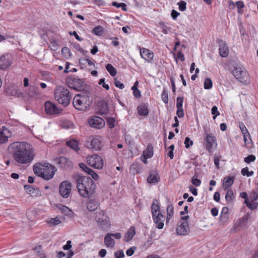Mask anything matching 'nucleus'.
Segmentation results:
<instances>
[{"label": "nucleus", "instance_id": "nucleus-12", "mask_svg": "<svg viewBox=\"0 0 258 258\" xmlns=\"http://www.w3.org/2000/svg\"><path fill=\"white\" fill-rule=\"evenodd\" d=\"M12 63L13 57L10 54L6 53L0 57V69H7Z\"/></svg>", "mask_w": 258, "mask_h": 258}, {"label": "nucleus", "instance_id": "nucleus-35", "mask_svg": "<svg viewBox=\"0 0 258 258\" xmlns=\"http://www.w3.org/2000/svg\"><path fill=\"white\" fill-rule=\"evenodd\" d=\"M98 204L94 201L90 200L87 204V209L90 211H93L97 209Z\"/></svg>", "mask_w": 258, "mask_h": 258}, {"label": "nucleus", "instance_id": "nucleus-37", "mask_svg": "<svg viewBox=\"0 0 258 258\" xmlns=\"http://www.w3.org/2000/svg\"><path fill=\"white\" fill-rule=\"evenodd\" d=\"M106 69L109 72L110 75L112 76H115L116 74V69L112 66V64L108 63L106 66Z\"/></svg>", "mask_w": 258, "mask_h": 258}, {"label": "nucleus", "instance_id": "nucleus-59", "mask_svg": "<svg viewBox=\"0 0 258 258\" xmlns=\"http://www.w3.org/2000/svg\"><path fill=\"white\" fill-rule=\"evenodd\" d=\"M114 85L115 86L119 88V89H122L124 88V85L123 83H121L119 81L117 80L116 78L114 79Z\"/></svg>", "mask_w": 258, "mask_h": 258}, {"label": "nucleus", "instance_id": "nucleus-55", "mask_svg": "<svg viewBox=\"0 0 258 258\" xmlns=\"http://www.w3.org/2000/svg\"><path fill=\"white\" fill-rule=\"evenodd\" d=\"M251 202H254L258 199V193L253 190L250 195Z\"/></svg>", "mask_w": 258, "mask_h": 258}, {"label": "nucleus", "instance_id": "nucleus-7", "mask_svg": "<svg viewBox=\"0 0 258 258\" xmlns=\"http://www.w3.org/2000/svg\"><path fill=\"white\" fill-rule=\"evenodd\" d=\"M95 219L98 226L102 229L109 228L110 226L109 217L102 211L96 213Z\"/></svg>", "mask_w": 258, "mask_h": 258}, {"label": "nucleus", "instance_id": "nucleus-53", "mask_svg": "<svg viewBox=\"0 0 258 258\" xmlns=\"http://www.w3.org/2000/svg\"><path fill=\"white\" fill-rule=\"evenodd\" d=\"M212 114L213 115V119H215L217 116L220 114L219 112L218 111V108L216 106H214L211 109Z\"/></svg>", "mask_w": 258, "mask_h": 258}, {"label": "nucleus", "instance_id": "nucleus-52", "mask_svg": "<svg viewBox=\"0 0 258 258\" xmlns=\"http://www.w3.org/2000/svg\"><path fill=\"white\" fill-rule=\"evenodd\" d=\"M184 144L186 148H189L193 144V142L189 138L186 137L185 139Z\"/></svg>", "mask_w": 258, "mask_h": 258}, {"label": "nucleus", "instance_id": "nucleus-42", "mask_svg": "<svg viewBox=\"0 0 258 258\" xmlns=\"http://www.w3.org/2000/svg\"><path fill=\"white\" fill-rule=\"evenodd\" d=\"M92 32L98 36H101L103 33V28L100 26L95 27L92 30Z\"/></svg>", "mask_w": 258, "mask_h": 258}, {"label": "nucleus", "instance_id": "nucleus-56", "mask_svg": "<svg viewBox=\"0 0 258 258\" xmlns=\"http://www.w3.org/2000/svg\"><path fill=\"white\" fill-rule=\"evenodd\" d=\"M114 256L115 258H124V254L123 250H119L115 252Z\"/></svg>", "mask_w": 258, "mask_h": 258}, {"label": "nucleus", "instance_id": "nucleus-20", "mask_svg": "<svg viewBox=\"0 0 258 258\" xmlns=\"http://www.w3.org/2000/svg\"><path fill=\"white\" fill-rule=\"evenodd\" d=\"M140 55L141 57L149 62H151L153 58L154 54L150 50L146 48L140 49Z\"/></svg>", "mask_w": 258, "mask_h": 258}, {"label": "nucleus", "instance_id": "nucleus-16", "mask_svg": "<svg viewBox=\"0 0 258 258\" xmlns=\"http://www.w3.org/2000/svg\"><path fill=\"white\" fill-rule=\"evenodd\" d=\"M152 218L156 227L159 229H163L166 220L165 217L161 213H158L152 216Z\"/></svg>", "mask_w": 258, "mask_h": 258}, {"label": "nucleus", "instance_id": "nucleus-47", "mask_svg": "<svg viewBox=\"0 0 258 258\" xmlns=\"http://www.w3.org/2000/svg\"><path fill=\"white\" fill-rule=\"evenodd\" d=\"M239 127L243 135L246 134L247 136H249V132L246 127H245V126L244 125V123L242 122L240 123Z\"/></svg>", "mask_w": 258, "mask_h": 258}, {"label": "nucleus", "instance_id": "nucleus-4", "mask_svg": "<svg viewBox=\"0 0 258 258\" xmlns=\"http://www.w3.org/2000/svg\"><path fill=\"white\" fill-rule=\"evenodd\" d=\"M54 98L59 104L67 106L70 102L71 96L67 89L57 86L54 91Z\"/></svg>", "mask_w": 258, "mask_h": 258}, {"label": "nucleus", "instance_id": "nucleus-10", "mask_svg": "<svg viewBox=\"0 0 258 258\" xmlns=\"http://www.w3.org/2000/svg\"><path fill=\"white\" fill-rule=\"evenodd\" d=\"M45 110L49 115H57L62 111L61 109L57 107L54 103L50 101H47L45 103Z\"/></svg>", "mask_w": 258, "mask_h": 258}, {"label": "nucleus", "instance_id": "nucleus-24", "mask_svg": "<svg viewBox=\"0 0 258 258\" xmlns=\"http://www.w3.org/2000/svg\"><path fill=\"white\" fill-rule=\"evenodd\" d=\"M83 81L78 79H74L72 80V83H69V87L70 88L76 90H79L81 89Z\"/></svg>", "mask_w": 258, "mask_h": 258}, {"label": "nucleus", "instance_id": "nucleus-19", "mask_svg": "<svg viewBox=\"0 0 258 258\" xmlns=\"http://www.w3.org/2000/svg\"><path fill=\"white\" fill-rule=\"evenodd\" d=\"M250 215L249 213H247L244 216H243L241 218L239 219L237 222L233 225L232 230L234 231H236V229L237 227H242L246 223L247 221L250 219Z\"/></svg>", "mask_w": 258, "mask_h": 258}, {"label": "nucleus", "instance_id": "nucleus-21", "mask_svg": "<svg viewBox=\"0 0 258 258\" xmlns=\"http://www.w3.org/2000/svg\"><path fill=\"white\" fill-rule=\"evenodd\" d=\"M219 51L221 56L226 57L229 54V49L227 44L223 41H219Z\"/></svg>", "mask_w": 258, "mask_h": 258}, {"label": "nucleus", "instance_id": "nucleus-8", "mask_svg": "<svg viewBox=\"0 0 258 258\" xmlns=\"http://www.w3.org/2000/svg\"><path fill=\"white\" fill-rule=\"evenodd\" d=\"M234 77L240 82L246 84L249 81V76L246 71L241 67H236L233 72Z\"/></svg>", "mask_w": 258, "mask_h": 258}, {"label": "nucleus", "instance_id": "nucleus-3", "mask_svg": "<svg viewBox=\"0 0 258 258\" xmlns=\"http://www.w3.org/2000/svg\"><path fill=\"white\" fill-rule=\"evenodd\" d=\"M56 170L55 167L49 163H37L33 166L35 174L45 180L52 178Z\"/></svg>", "mask_w": 258, "mask_h": 258}, {"label": "nucleus", "instance_id": "nucleus-1", "mask_svg": "<svg viewBox=\"0 0 258 258\" xmlns=\"http://www.w3.org/2000/svg\"><path fill=\"white\" fill-rule=\"evenodd\" d=\"M8 149L13 155L15 161L19 164L30 165L35 156V150L32 146L25 142L12 143Z\"/></svg>", "mask_w": 258, "mask_h": 258}, {"label": "nucleus", "instance_id": "nucleus-30", "mask_svg": "<svg viewBox=\"0 0 258 258\" xmlns=\"http://www.w3.org/2000/svg\"><path fill=\"white\" fill-rule=\"evenodd\" d=\"M166 224H167L170 219L172 218L173 215H174V207L172 204L169 205L166 209Z\"/></svg>", "mask_w": 258, "mask_h": 258}, {"label": "nucleus", "instance_id": "nucleus-26", "mask_svg": "<svg viewBox=\"0 0 258 258\" xmlns=\"http://www.w3.org/2000/svg\"><path fill=\"white\" fill-rule=\"evenodd\" d=\"M111 233H107L104 237V244L107 247L112 248L115 245V241L110 235Z\"/></svg>", "mask_w": 258, "mask_h": 258}, {"label": "nucleus", "instance_id": "nucleus-17", "mask_svg": "<svg viewBox=\"0 0 258 258\" xmlns=\"http://www.w3.org/2000/svg\"><path fill=\"white\" fill-rule=\"evenodd\" d=\"M55 163L61 168H67L72 166V162L64 157L54 159Z\"/></svg>", "mask_w": 258, "mask_h": 258}, {"label": "nucleus", "instance_id": "nucleus-38", "mask_svg": "<svg viewBox=\"0 0 258 258\" xmlns=\"http://www.w3.org/2000/svg\"><path fill=\"white\" fill-rule=\"evenodd\" d=\"M234 198V194L232 190L228 189L225 195V199L227 202H231Z\"/></svg>", "mask_w": 258, "mask_h": 258}, {"label": "nucleus", "instance_id": "nucleus-33", "mask_svg": "<svg viewBox=\"0 0 258 258\" xmlns=\"http://www.w3.org/2000/svg\"><path fill=\"white\" fill-rule=\"evenodd\" d=\"M142 155L145 156L146 158H151L153 155V147L151 145H148L146 150L143 152Z\"/></svg>", "mask_w": 258, "mask_h": 258}, {"label": "nucleus", "instance_id": "nucleus-41", "mask_svg": "<svg viewBox=\"0 0 258 258\" xmlns=\"http://www.w3.org/2000/svg\"><path fill=\"white\" fill-rule=\"evenodd\" d=\"M213 83L210 78H207L204 81V88L205 89H210L212 87Z\"/></svg>", "mask_w": 258, "mask_h": 258}, {"label": "nucleus", "instance_id": "nucleus-46", "mask_svg": "<svg viewBox=\"0 0 258 258\" xmlns=\"http://www.w3.org/2000/svg\"><path fill=\"white\" fill-rule=\"evenodd\" d=\"M161 98L162 101L165 103H167L168 102V93L165 89H164L161 94Z\"/></svg>", "mask_w": 258, "mask_h": 258}, {"label": "nucleus", "instance_id": "nucleus-51", "mask_svg": "<svg viewBox=\"0 0 258 258\" xmlns=\"http://www.w3.org/2000/svg\"><path fill=\"white\" fill-rule=\"evenodd\" d=\"M37 251L38 255L41 258H45L46 257L45 254L44 252L41 250V247L39 246L35 249Z\"/></svg>", "mask_w": 258, "mask_h": 258}, {"label": "nucleus", "instance_id": "nucleus-15", "mask_svg": "<svg viewBox=\"0 0 258 258\" xmlns=\"http://www.w3.org/2000/svg\"><path fill=\"white\" fill-rule=\"evenodd\" d=\"M12 136V131L9 128L3 126L0 128V144L7 142L9 138Z\"/></svg>", "mask_w": 258, "mask_h": 258}, {"label": "nucleus", "instance_id": "nucleus-45", "mask_svg": "<svg viewBox=\"0 0 258 258\" xmlns=\"http://www.w3.org/2000/svg\"><path fill=\"white\" fill-rule=\"evenodd\" d=\"M255 157L253 155H248L247 157H245L244 161L245 163L249 164L250 162H254L255 160Z\"/></svg>", "mask_w": 258, "mask_h": 258}, {"label": "nucleus", "instance_id": "nucleus-40", "mask_svg": "<svg viewBox=\"0 0 258 258\" xmlns=\"http://www.w3.org/2000/svg\"><path fill=\"white\" fill-rule=\"evenodd\" d=\"M140 168L137 164H132L130 168V171L133 174H136L139 173Z\"/></svg>", "mask_w": 258, "mask_h": 258}, {"label": "nucleus", "instance_id": "nucleus-34", "mask_svg": "<svg viewBox=\"0 0 258 258\" xmlns=\"http://www.w3.org/2000/svg\"><path fill=\"white\" fill-rule=\"evenodd\" d=\"M159 180V177L157 174H151L147 178V182L149 183H156Z\"/></svg>", "mask_w": 258, "mask_h": 258}, {"label": "nucleus", "instance_id": "nucleus-39", "mask_svg": "<svg viewBox=\"0 0 258 258\" xmlns=\"http://www.w3.org/2000/svg\"><path fill=\"white\" fill-rule=\"evenodd\" d=\"M159 26L162 29V32L165 34H168L170 31V28L163 22H160L159 23Z\"/></svg>", "mask_w": 258, "mask_h": 258}, {"label": "nucleus", "instance_id": "nucleus-9", "mask_svg": "<svg viewBox=\"0 0 258 258\" xmlns=\"http://www.w3.org/2000/svg\"><path fill=\"white\" fill-rule=\"evenodd\" d=\"M72 187V183L70 182L62 181L59 185V193L63 198L67 199L71 195Z\"/></svg>", "mask_w": 258, "mask_h": 258}, {"label": "nucleus", "instance_id": "nucleus-43", "mask_svg": "<svg viewBox=\"0 0 258 258\" xmlns=\"http://www.w3.org/2000/svg\"><path fill=\"white\" fill-rule=\"evenodd\" d=\"M241 172L242 175L247 176V177L251 176L253 174V171H249L248 167H245L242 169Z\"/></svg>", "mask_w": 258, "mask_h": 258}, {"label": "nucleus", "instance_id": "nucleus-44", "mask_svg": "<svg viewBox=\"0 0 258 258\" xmlns=\"http://www.w3.org/2000/svg\"><path fill=\"white\" fill-rule=\"evenodd\" d=\"M24 188L27 192L32 196H34L36 193V190L30 185H25Z\"/></svg>", "mask_w": 258, "mask_h": 258}, {"label": "nucleus", "instance_id": "nucleus-36", "mask_svg": "<svg viewBox=\"0 0 258 258\" xmlns=\"http://www.w3.org/2000/svg\"><path fill=\"white\" fill-rule=\"evenodd\" d=\"M68 146L76 151L80 150L79 147L78 143L75 140H71L67 143Z\"/></svg>", "mask_w": 258, "mask_h": 258}, {"label": "nucleus", "instance_id": "nucleus-23", "mask_svg": "<svg viewBox=\"0 0 258 258\" xmlns=\"http://www.w3.org/2000/svg\"><path fill=\"white\" fill-rule=\"evenodd\" d=\"M26 94L30 98H36L40 96L38 88L34 86H31Z\"/></svg>", "mask_w": 258, "mask_h": 258}, {"label": "nucleus", "instance_id": "nucleus-49", "mask_svg": "<svg viewBox=\"0 0 258 258\" xmlns=\"http://www.w3.org/2000/svg\"><path fill=\"white\" fill-rule=\"evenodd\" d=\"M83 61H86V62H87V63L89 66H94V60H90L88 58H81L79 59V62L82 64H85V62H83Z\"/></svg>", "mask_w": 258, "mask_h": 258}, {"label": "nucleus", "instance_id": "nucleus-61", "mask_svg": "<svg viewBox=\"0 0 258 258\" xmlns=\"http://www.w3.org/2000/svg\"><path fill=\"white\" fill-rule=\"evenodd\" d=\"M228 218V215L221 214L220 216V220L222 223H225Z\"/></svg>", "mask_w": 258, "mask_h": 258}, {"label": "nucleus", "instance_id": "nucleus-31", "mask_svg": "<svg viewBox=\"0 0 258 258\" xmlns=\"http://www.w3.org/2000/svg\"><path fill=\"white\" fill-rule=\"evenodd\" d=\"M138 111L140 115L146 116L149 113L147 107L145 105H141L138 107Z\"/></svg>", "mask_w": 258, "mask_h": 258}, {"label": "nucleus", "instance_id": "nucleus-62", "mask_svg": "<svg viewBox=\"0 0 258 258\" xmlns=\"http://www.w3.org/2000/svg\"><path fill=\"white\" fill-rule=\"evenodd\" d=\"M236 6L238 10V13H240V10L244 7L243 2L239 1L236 3Z\"/></svg>", "mask_w": 258, "mask_h": 258}, {"label": "nucleus", "instance_id": "nucleus-27", "mask_svg": "<svg viewBox=\"0 0 258 258\" xmlns=\"http://www.w3.org/2000/svg\"><path fill=\"white\" fill-rule=\"evenodd\" d=\"M59 209L61 211L62 213L69 217H73L74 216V212L66 206L60 205Z\"/></svg>", "mask_w": 258, "mask_h": 258}, {"label": "nucleus", "instance_id": "nucleus-64", "mask_svg": "<svg viewBox=\"0 0 258 258\" xmlns=\"http://www.w3.org/2000/svg\"><path fill=\"white\" fill-rule=\"evenodd\" d=\"M72 247L71 241L68 240L67 244L63 246L64 250H69Z\"/></svg>", "mask_w": 258, "mask_h": 258}, {"label": "nucleus", "instance_id": "nucleus-28", "mask_svg": "<svg viewBox=\"0 0 258 258\" xmlns=\"http://www.w3.org/2000/svg\"><path fill=\"white\" fill-rule=\"evenodd\" d=\"M160 209V208L158 200L156 199H154L151 206L152 216H153L154 215L158 214V213H161Z\"/></svg>", "mask_w": 258, "mask_h": 258}, {"label": "nucleus", "instance_id": "nucleus-25", "mask_svg": "<svg viewBox=\"0 0 258 258\" xmlns=\"http://www.w3.org/2000/svg\"><path fill=\"white\" fill-rule=\"evenodd\" d=\"M235 180L234 176L230 177L226 176L223 179L222 183V187L224 190L227 189L230 186H231Z\"/></svg>", "mask_w": 258, "mask_h": 258}, {"label": "nucleus", "instance_id": "nucleus-54", "mask_svg": "<svg viewBox=\"0 0 258 258\" xmlns=\"http://www.w3.org/2000/svg\"><path fill=\"white\" fill-rule=\"evenodd\" d=\"M191 182L194 185L196 186H199L201 184V181L198 179L197 177L195 176H193L192 178Z\"/></svg>", "mask_w": 258, "mask_h": 258}, {"label": "nucleus", "instance_id": "nucleus-29", "mask_svg": "<svg viewBox=\"0 0 258 258\" xmlns=\"http://www.w3.org/2000/svg\"><path fill=\"white\" fill-rule=\"evenodd\" d=\"M136 234L135 228L134 226L131 227L126 233L124 240L126 242L130 241L135 236Z\"/></svg>", "mask_w": 258, "mask_h": 258}, {"label": "nucleus", "instance_id": "nucleus-22", "mask_svg": "<svg viewBox=\"0 0 258 258\" xmlns=\"http://www.w3.org/2000/svg\"><path fill=\"white\" fill-rule=\"evenodd\" d=\"M79 167L85 172L90 175L93 179L97 180L99 178V176L92 169L89 168L87 166L83 163L79 164Z\"/></svg>", "mask_w": 258, "mask_h": 258}, {"label": "nucleus", "instance_id": "nucleus-11", "mask_svg": "<svg viewBox=\"0 0 258 258\" xmlns=\"http://www.w3.org/2000/svg\"><path fill=\"white\" fill-rule=\"evenodd\" d=\"M206 147L209 152L211 153L217 147L215 137L212 134H207L206 136Z\"/></svg>", "mask_w": 258, "mask_h": 258}, {"label": "nucleus", "instance_id": "nucleus-13", "mask_svg": "<svg viewBox=\"0 0 258 258\" xmlns=\"http://www.w3.org/2000/svg\"><path fill=\"white\" fill-rule=\"evenodd\" d=\"M176 232L179 235H186L190 231L189 226L187 221H179L176 229Z\"/></svg>", "mask_w": 258, "mask_h": 258}, {"label": "nucleus", "instance_id": "nucleus-5", "mask_svg": "<svg viewBox=\"0 0 258 258\" xmlns=\"http://www.w3.org/2000/svg\"><path fill=\"white\" fill-rule=\"evenodd\" d=\"M92 102V98L84 93L75 95L73 102L74 107L79 110H86L91 105Z\"/></svg>", "mask_w": 258, "mask_h": 258}, {"label": "nucleus", "instance_id": "nucleus-60", "mask_svg": "<svg viewBox=\"0 0 258 258\" xmlns=\"http://www.w3.org/2000/svg\"><path fill=\"white\" fill-rule=\"evenodd\" d=\"M258 206V203L257 202H251V203L248 204V208H249L251 210H255L257 208Z\"/></svg>", "mask_w": 258, "mask_h": 258}, {"label": "nucleus", "instance_id": "nucleus-48", "mask_svg": "<svg viewBox=\"0 0 258 258\" xmlns=\"http://www.w3.org/2000/svg\"><path fill=\"white\" fill-rule=\"evenodd\" d=\"M183 102V98L182 97H178L176 101V107L177 109L182 108V105Z\"/></svg>", "mask_w": 258, "mask_h": 258}, {"label": "nucleus", "instance_id": "nucleus-18", "mask_svg": "<svg viewBox=\"0 0 258 258\" xmlns=\"http://www.w3.org/2000/svg\"><path fill=\"white\" fill-rule=\"evenodd\" d=\"M88 148L95 151L100 150L102 148V143L101 138L96 136L91 140L90 145Z\"/></svg>", "mask_w": 258, "mask_h": 258}, {"label": "nucleus", "instance_id": "nucleus-50", "mask_svg": "<svg viewBox=\"0 0 258 258\" xmlns=\"http://www.w3.org/2000/svg\"><path fill=\"white\" fill-rule=\"evenodd\" d=\"M178 5L179 6V10L180 11H184L186 10V3L185 2L181 1L178 3Z\"/></svg>", "mask_w": 258, "mask_h": 258}, {"label": "nucleus", "instance_id": "nucleus-2", "mask_svg": "<svg viewBox=\"0 0 258 258\" xmlns=\"http://www.w3.org/2000/svg\"><path fill=\"white\" fill-rule=\"evenodd\" d=\"M95 184L88 176H81L77 179V189L79 194L84 198H88L94 192Z\"/></svg>", "mask_w": 258, "mask_h": 258}, {"label": "nucleus", "instance_id": "nucleus-14", "mask_svg": "<svg viewBox=\"0 0 258 258\" xmlns=\"http://www.w3.org/2000/svg\"><path fill=\"white\" fill-rule=\"evenodd\" d=\"M89 125L94 128H101L105 125L104 120L100 117L94 116L88 120Z\"/></svg>", "mask_w": 258, "mask_h": 258}, {"label": "nucleus", "instance_id": "nucleus-58", "mask_svg": "<svg viewBox=\"0 0 258 258\" xmlns=\"http://www.w3.org/2000/svg\"><path fill=\"white\" fill-rule=\"evenodd\" d=\"M136 249V247L135 246L130 247L129 249H128L126 251V255L128 256H131L133 255V254L134 253Z\"/></svg>", "mask_w": 258, "mask_h": 258}, {"label": "nucleus", "instance_id": "nucleus-32", "mask_svg": "<svg viewBox=\"0 0 258 258\" xmlns=\"http://www.w3.org/2000/svg\"><path fill=\"white\" fill-rule=\"evenodd\" d=\"M46 222L50 226H54L61 223V221L59 217H56L47 220Z\"/></svg>", "mask_w": 258, "mask_h": 258}, {"label": "nucleus", "instance_id": "nucleus-57", "mask_svg": "<svg viewBox=\"0 0 258 258\" xmlns=\"http://www.w3.org/2000/svg\"><path fill=\"white\" fill-rule=\"evenodd\" d=\"M99 84L101 85L103 88L106 90H108L109 89V86L108 84L105 83V79L102 78L99 80Z\"/></svg>", "mask_w": 258, "mask_h": 258}, {"label": "nucleus", "instance_id": "nucleus-63", "mask_svg": "<svg viewBox=\"0 0 258 258\" xmlns=\"http://www.w3.org/2000/svg\"><path fill=\"white\" fill-rule=\"evenodd\" d=\"M176 114L179 117H182L184 116V112L182 108H178L176 111Z\"/></svg>", "mask_w": 258, "mask_h": 258}, {"label": "nucleus", "instance_id": "nucleus-6", "mask_svg": "<svg viewBox=\"0 0 258 258\" xmlns=\"http://www.w3.org/2000/svg\"><path fill=\"white\" fill-rule=\"evenodd\" d=\"M87 163L92 167L97 169H102L103 167V160L102 158L96 154L88 156L87 158Z\"/></svg>", "mask_w": 258, "mask_h": 258}]
</instances>
